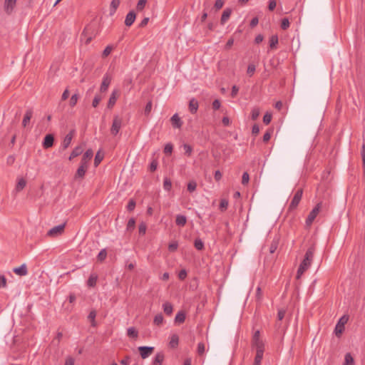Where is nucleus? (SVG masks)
I'll use <instances>...</instances> for the list:
<instances>
[{
	"label": "nucleus",
	"mask_w": 365,
	"mask_h": 365,
	"mask_svg": "<svg viewBox=\"0 0 365 365\" xmlns=\"http://www.w3.org/2000/svg\"><path fill=\"white\" fill-rule=\"evenodd\" d=\"M315 252V247L314 245H312L308 248L307 250L304 259L301 262V264L299 266V268L297 269V279H299L302 277V275L304 274V272L307 270L309 267L311 266V264L312 262L314 255Z\"/></svg>",
	"instance_id": "1"
},
{
	"label": "nucleus",
	"mask_w": 365,
	"mask_h": 365,
	"mask_svg": "<svg viewBox=\"0 0 365 365\" xmlns=\"http://www.w3.org/2000/svg\"><path fill=\"white\" fill-rule=\"evenodd\" d=\"M252 345L256 349V351H260L264 352V344L263 341L260 339V333L259 330H257L253 334Z\"/></svg>",
	"instance_id": "2"
},
{
	"label": "nucleus",
	"mask_w": 365,
	"mask_h": 365,
	"mask_svg": "<svg viewBox=\"0 0 365 365\" xmlns=\"http://www.w3.org/2000/svg\"><path fill=\"white\" fill-rule=\"evenodd\" d=\"M349 317L346 315H344L339 319L334 329L336 336H339L343 333L344 331V325L347 323Z\"/></svg>",
	"instance_id": "3"
},
{
	"label": "nucleus",
	"mask_w": 365,
	"mask_h": 365,
	"mask_svg": "<svg viewBox=\"0 0 365 365\" xmlns=\"http://www.w3.org/2000/svg\"><path fill=\"white\" fill-rule=\"evenodd\" d=\"M322 207V202H319L317 204V205L312 209V210L309 212L307 220H306V224L307 226H309L312 225V223L315 220L316 217L319 214L320 209Z\"/></svg>",
	"instance_id": "4"
},
{
	"label": "nucleus",
	"mask_w": 365,
	"mask_h": 365,
	"mask_svg": "<svg viewBox=\"0 0 365 365\" xmlns=\"http://www.w3.org/2000/svg\"><path fill=\"white\" fill-rule=\"evenodd\" d=\"M303 195V190L302 188L299 189L294 194L290 204L289 206V210H294L298 206L300 202Z\"/></svg>",
	"instance_id": "5"
},
{
	"label": "nucleus",
	"mask_w": 365,
	"mask_h": 365,
	"mask_svg": "<svg viewBox=\"0 0 365 365\" xmlns=\"http://www.w3.org/2000/svg\"><path fill=\"white\" fill-rule=\"evenodd\" d=\"M17 0H4V10L8 15H11L16 7Z\"/></svg>",
	"instance_id": "6"
},
{
	"label": "nucleus",
	"mask_w": 365,
	"mask_h": 365,
	"mask_svg": "<svg viewBox=\"0 0 365 365\" xmlns=\"http://www.w3.org/2000/svg\"><path fill=\"white\" fill-rule=\"evenodd\" d=\"M122 120L118 116H115L113 120L112 126L110 128V133L113 135H116L121 127Z\"/></svg>",
	"instance_id": "7"
},
{
	"label": "nucleus",
	"mask_w": 365,
	"mask_h": 365,
	"mask_svg": "<svg viewBox=\"0 0 365 365\" xmlns=\"http://www.w3.org/2000/svg\"><path fill=\"white\" fill-rule=\"evenodd\" d=\"M66 223L59 225L58 226L53 227L47 232V235L49 237H56L61 235L65 229Z\"/></svg>",
	"instance_id": "8"
},
{
	"label": "nucleus",
	"mask_w": 365,
	"mask_h": 365,
	"mask_svg": "<svg viewBox=\"0 0 365 365\" xmlns=\"http://www.w3.org/2000/svg\"><path fill=\"white\" fill-rule=\"evenodd\" d=\"M138 351L140 352L142 359H145L148 358L154 351L153 346H139Z\"/></svg>",
	"instance_id": "9"
},
{
	"label": "nucleus",
	"mask_w": 365,
	"mask_h": 365,
	"mask_svg": "<svg viewBox=\"0 0 365 365\" xmlns=\"http://www.w3.org/2000/svg\"><path fill=\"white\" fill-rule=\"evenodd\" d=\"M93 155V151L92 149H88L83 154V157H82V159H81V165H85V166H88V163L90 162V160H91L92 157Z\"/></svg>",
	"instance_id": "10"
},
{
	"label": "nucleus",
	"mask_w": 365,
	"mask_h": 365,
	"mask_svg": "<svg viewBox=\"0 0 365 365\" xmlns=\"http://www.w3.org/2000/svg\"><path fill=\"white\" fill-rule=\"evenodd\" d=\"M111 82V77L108 74L104 75L103 78V81L101 85L100 91L101 92H106L108 90V88Z\"/></svg>",
	"instance_id": "11"
},
{
	"label": "nucleus",
	"mask_w": 365,
	"mask_h": 365,
	"mask_svg": "<svg viewBox=\"0 0 365 365\" xmlns=\"http://www.w3.org/2000/svg\"><path fill=\"white\" fill-rule=\"evenodd\" d=\"M74 130H71L64 138L62 143V148L63 150L66 149L71 144L73 138Z\"/></svg>",
	"instance_id": "12"
},
{
	"label": "nucleus",
	"mask_w": 365,
	"mask_h": 365,
	"mask_svg": "<svg viewBox=\"0 0 365 365\" xmlns=\"http://www.w3.org/2000/svg\"><path fill=\"white\" fill-rule=\"evenodd\" d=\"M54 142V138L53 135L48 134L45 136L43 142V147L45 149L49 148L53 146Z\"/></svg>",
	"instance_id": "13"
},
{
	"label": "nucleus",
	"mask_w": 365,
	"mask_h": 365,
	"mask_svg": "<svg viewBox=\"0 0 365 365\" xmlns=\"http://www.w3.org/2000/svg\"><path fill=\"white\" fill-rule=\"evenodd\" d=\"M170 121L173 128H180L182 125V121L177 113L171 117Z\"/></svg>",
	"instance_id": "14"
},
{
	"label": "nucleus",
	"mask_w": 365,
	"mask_h": 365,
	"mask_svg": "<svg viewBox=\"0 0 365 365\" xmlns=\"http://www.w3.org/2000/svg\"><path fill=\"white\" fill-rule=\"evenodd\" d=\"M135 18H136L135 13L133 11H130L126 15V17L125 19V24L127 26H130L134 23Z\"/></svg>",
	"instance_id": "15"
},
{
	"label": "nucleus",
	"mask_w": 365,
	"mask_h": 365,
	"mask_svg": "<svg viewBox=\"0 0 365 365\" xmlns=\"http://www.w3.org/2000/svg\"><path fill=\"white\" fill-rule=\"evenodd\" d=\"M14 272L19 276H25L28 273L27 267L25 264H21L19 267H15L13 269Z\"/></svg>",
	"instance_id": "16"
},
{
	"label": "nucleus",
	"mask_w": 365,
	"mask_h": 365,
	"mask_svg": "<svg viewBox=\"0 0 365 365\" xmlns=\"http://www.w3.org/2000/svg\"><path fill=\"white\" fill-rule=\"evenodd\" d=\"M231 14V9L227 8L224 10L220 19V23L222 25H224L227 22V21L230 19Z\"/></svg>",
	"instance_id": "17"
},
{
	"label": "nucleus",
	"mask_w": 365,
	"mask_h": 365,
	"mask_svg": "<svg viewBox=\"0 0 365 365\" xmlns=\"http://www.w3.org/2000/svg\"><path fill=\"white\" fill-rule=\"evenodd\" d=\"M33 115V111L31 109H28L26 111V113L24 115V117L22 120V125L25 128L26 125L29 123L31 118Z\"/></svg>",
	"instance_id": "18"
},
{
	"label": "nucleus",
	"mask_w": 365,
	"mask_h": 365,
	"mask_svg": "<svg viewBox=\"0 0 365 365\" xmlns=\"http://www.w3.org/2000/svg\"><path fill=\"white\" fill-rule=\"evenodd\" d=\"M117 91H113L109 98L107 107L108 108L110 109L112 108L114 105L115 104L116 100H117Z\"/></svg>",
	"instance_id": "19"
},
{
	"label": "nucleus",
	"mask_w": 365,
	"mask_h": 365,
	"mask_svg": "<svg viewBox=\"0 0 365 365\" xmlns=\"http://www.w3.org/2000/svg\"><path fill=\"white\" fill-rule=\"evenodd\" d=\"M88 167L80 165L79 168H78L76 174H75V178H83L86 174V172L87 170Z\"/></svg>",
	"instance_id": "20"
},
{
	"label": "nucleus",
	"mask_w": 365,
	"mask_h": 365,
	"mask_svg": "<svg viewBox=\"0 0 365 365\" xmlns=\"http://www.w3.org/2000/svg\"><path fill=\"white\" fill-rule=\"evenodd\" d=\"M198 102L195 98H192L189 102V110L191 113L194 114L198 109Z\"/></svg>",
	"instance_id": "21"
},
{
	"label": "nucleus",
	"mask_w": 365,
	"mask_h": 365,
	"mask_svg": "<svg viewBox=\"0 0 365 365\" xmlns=\"http://www.w3.org/2000/svg\"><path fill=\"white\" fill-rule=\"evenodd\" d=\"M165 356L163 352H158L156 354L154 360L153 361V365H162Z\"/></svg>",
	"instance_id": "22"
},
{
	"label": "nucleus",
	"mask_w": 365,
	"mask_h": 365,
	"mask_svg": "<svg viewBox=\"0 0 365 365\" xmlns=\"http://www.w3.org/2000/svg\"><path fill=\"white\" fill-rule=\"evenodd\" d=\"M178 343H179L178 335L176 334L171 335L170 340L169 341L170 346L173 349H175L178 346Z\"/></svg>",
	"instance_id": "23"
},
{
	"label": "nucleus",
	"mask_w": 365,
	"mask_h": 365,
	"mask_svg": "<svg viewBox=\"0 0 365 365\" xmlns=\"http://www.w3.org/2000/svg\"><path fill=\"white\" fill-rule=\"evenodd\" d=\"M187 222V217L182 215H178L175 219V223L177 225L184 227Z\"/></svg>",
	"instance_id": "24"
},
{
	"label": "nucleus",
	"mask_w": 365,
	"mask_h": 365,
	"mask_svg": "<svg viewBox=\"0 0 365 365\" xmlns=\"http://www.w3.org/2000/svg\"><path fill=\"white\" fill-rule=\"evenodd\" d=\"M26 180L23 178H19L18 180L15 190L16 192H20L26 187Z\"/></svg>",
	"instance_id": "25"
},
{
	"label": "nucleus",
	"mask_w": 365,
	"mask_h": 365,
	"mask_svg": "<svg viewBox=\"0 0 365 365\" xmlns=\"http://www.w3.org/2000/svg\"><path fill=\"white\" fill-rule=\"evenodd\" d=\"M82 152H83L82 146L76 147L71 152L70 157H69V160H71V159L80 155L82 153Z\"/></svg>",
	"instance_id": "26"
},
{
	"label": "nucleus",
	"mask_w": 365,
	"mask_h": 365,
	"mask_svg": "<svg viewBox=\"0 0 365 365\" xmlns=\"http://www.w3.org/2000/svg\"><path fill=\"white\" fill-rule=\"evenodd\" d=\"M88 31H89V28L86 27L81 34V38H83V37L86 38V40H85L86 44L90 43V42L91 41V40L93 38L91 36L88 35Z\"/></svg>",
	"instance_id": "27"
},
{
	"label": "nucleus",
	"mask_w": 365,
	"mask_h": 365,
	"mask_svg": "<svg viewBox=\"0 0 365 365\" xmlns=\"http://www.w3.org/2000/svg\"><path fill=\"white\" fill-rule=\"evenodd\" d=\"M97 279L98 276L96 274H91L87 282L88 286L91 287H95L96 284Z\"/></svg>",
	"instance_id": "28"
},
{
	"label": "nucleus",
	"mask_w": 365,
	"mask_h": 365,
	"mask_svg": "<svg viewBox=\"0 0 365 365\" xmlns=\"http://www.w3.org/2000/svg\"><path fill=\"white\" fill-rule=\"evenodd\" d=\"M120 0H112L110 6V14H113L119 6Z\"/></svg>",
	"instance_id": "29"
},
{
	"label": "nucleus",
	"mask_w": 365,
	"mask_h": 365,
	"mask_svg": "<svg viewBox=\"0 0 365 365\" xmlns=\"http://www.w3.org/2000/svg\"><path fill=\"white\" fill-rule=\"evenodd\" d=\"M263 354H264L263 351H256V356L255 357V361H254L253 365H260L261 364V362H262V360L263 358Z\"/></svg>",
	"instance_id": "30"
},
{
	"label": "nucleus",
	"mask_w": 365,
	"mask_h": 365,
	"mask_svg": "<svg viewBox=\"0 0 365 365\" xmlns=\"http://www.w3.org/2000/svg\"><path fill=\"white\" fill-rule=\"evenodd\" d=\"M278 44V36L277 35H272L269 38V47L271 49H274Z\"/></svg>",
	"instance_id": "31"
},
{
	"label": "nucleus",
	"mask_w": 365,
	"mask_h": 365,
	"mask_svg": "<svg viewBox=\"0 0 365 365\" xmlns=\"http://www.w3.org/2000/svg\"><path fill=\"white\" fill-rule=\"evenodd\" d=\"M185 320V314L183 312H179L175 317V322L176 323H183Z\"/></svg>",
	"instance_id": "32"
},
{
	"label": "nucleus",
	"mask_w": 365,
	"mask_h": 365,
	"mask_svg": "<svg viewBox=\"0 0 365 365\" xmlns=\"http://www.w3.org/2000/svg\"><path fill=\"white\" fill-rule=\"evenodd\" d=\"M163 311L167 315H170L173 313V306L169 302H165L163 305Z\"/></svg>",
	"instance_id": "33"
},
{
	"label": "nucleus",
	"mask_w": 365,
	"mask_h": 365,
	"mask_svg": "<svg viewBox=\"0 0 365 365\" xmlns=\"http://www.w3.org/2000/svg\"><path fill=\"white\" fill-rule=\"evenodd\" d=\"M354 361L350 353H346L344 358V363L343 365H354Z\"/></svg>",
	"instance_id": "34"
},
{
	"label": "nucleus",
	"mask_w": 365,
	"mask_h": 365,
	"mask_svg": "<svg viewBox=\"0 0 365 365\" xmlns=\"http://www.w3.org/2000/svg\"><path fill=\"white\" fill-rule=\"evenodd\" d=\"M103 157L104 155L103 153H101L100 151L97 152L94 159V165L96 167H97L101 163L103 159Z\"/></svg>",
	"instance_id": "35"
},
{
	"label": "nucleus",
	"mask_w": 365,
	"mask_h": 365,
	"mask_svg": "<svg viewBox=\"0 0 365 365\" xmlns=\"http://www.w3.org/2000/svg\"><path fill=\"white\" fill-rule=\"evenodd\" d=\"M194 246L197 250H202L205 247L204 242L200 238H197L195 240Z\"/></svg>",
	"instance_id": "36"
},
{
	"label": "nucleus",
	"mask_w": 365,
	"mask_h": 365,
	"mask_svg": "<svg viewBox=\"0 0 365 365\" xmlns=\"http://www.w3.org/2000/svg\"><path fill=\"white\" fill-rule=\"evenodd\" d=\"M127 334L132 338H137L138 333L134 327H129L127 330Z\"/></svg>",
	"instance_id": "37"
},
{
	"label": "nucleus",
	"mask_w": 365,
	"mask_h": 365,
	"mask_svg": "<svg viewBox=\"0 0 365 365\" xmlns=\"http://www.w3.org/2000/svg\"><path fill=\"white\" fill-rule=\"evenodd\" d=\"M260 114V110L259 108L255 107L252 108L251 112V118L253 120H257Z\"/></svg>",
	"instance_id": "38"
},
{
	"label": "nucleus",
	"mask_w": 365,
	"mask_h": 365,
	"mask_svg": "<svg viewBox=\"0 0 365 365\" xmlns=\"http://www.w3.org/2000/svg\"><path fill=\"white\" fill-rule=\"evenodd\" d=\"M78 98H79V96L78 93H74L73 95H72V96L71 97L70 101H69L70 106L74 107L76 105Z\"/></svg>",
	"instance_id": "39"
},
{
	"label": "nucleus",
	"mask_w": 365,
	"mask_h": 365,
	"mask_svg": "<svg viewBox=\"0 0 365 365\" xmlns=\"http://www.w3.org/2000/svg\"><path fill=\"white\" fill-rule=\"evenodd\" d=\"M147 225L145 222H142L138 226V232L140 235H144L146 232Z\"/></svg>",
	"instance_id": "40"
},
{
	"label": "nucleus",
	"mask_w": 365,
	"mask_h": 365,
	"mask_svg": "<svg viewBox=\"0 0 365 365\" xmlns=\"http://www.w3.org/2000/svg\"><path fill=\"white\" fill-rule=\"evenodd\" d=\"M147 1H148V0H139L137 4V6H136L137 11H143L147 4Z\"/></svg>",
	"instance_id": "41"
},
{
	"label": "nucleus",
	"mask_w": 365,
	"mask_h": 365,
	"mask_svg": "<svg viewBox=\"0 0 365 365\" xmlns=\"http://www.w3.org/2000/svg\"><path fill=\"white\" fill-rule=\"evenodd\" d=\"M171 187H172L171 180L169 178H165L164 179V182H163V188L167 191H170Z\"/></svg>",
	"instance_id": "42"
},
{
	"label": "nucleus",
	"mask_w": 365,
	"mask_h": 365,
	"mask_svg": "<svg viewBox=\"0 0 365 365\" xmlns=\"http://www.w3.org/2000/svg\"><path fill=\"white\" fill-rule=\"evenodd\" d=\"M163 322V316L162 314H158L154 317L153 322L155 325H160Z\"/></svg>",
	"instance_id": "43"
},
{
	"label": "nucleus",
	"mask_w": 365,
	"mask_h": 365,
	"mask_svg": "<svg viewBox=\"0 0 365 365\" xmlns=\"http://www.w3.org/2000/svg\"><path fill=\"white\" fill-rule=\"evenodd\" d=\"M96 317V312L95 310H92L90 312L88 319L91 321L92 326L96 325L95 319Z\"/></svg>",
	"instance_id": "44"
},
{
	"label": "nucleus",
	"mask_w": 365,
	"mask_h": 365,
	"mask_svg": "<svg viewBox=\"0 0 365 365\" xmlns=\"http://www.w3.org/2000/svg\"><path fill=\"white\" fill-rule=\"evenodd\" d=\"M106 256H107V252L105 249H103L100 251V252L98 253V255L97 256L98 260L100 262H102L106 258Z\"/></svg>",
	"instance_id": "45"
},
{
	"label": "nucleus",
	"mask_w": 365,
	"mask_h": 365,
	"mask_svg": "<svg viewBox=\"0 0 365 365\" xmlns=\"http://www.w3.org/2000/svg\"><path fill=\"white\" fill-rule=\"evenodd\" d=\"M228 207V201L225 199H222L220 202V209L222 212L227 210Z\"/></svg>",
	"instance_id": "46"
},
{
	"label": "nucleus",
	"mask_w": 365,
	"mask_h": 365,
	"mask_svg": "<svg viewBox=\"0 0 365 365\" xmlns=\"http://www.w3.org/2000/svg\"><path fill=\"white\" fill-rule=\"evenodd\" d=\"M196 187H197L196 182L192 180V181H190V182H188V184H187V190L190 192H194L196 190Z\"/></svg>",
	"instance_id": "47"
},
{
	"label": "nucleus",
	"mask_w": 365,
	"mask_h": 365,
	"mask_svg": "<svg viewBox=\"0 0 365 365\" xmlns=\"http://www.w3.org/2000/svg\"><path fill=\"white\" fill-rule=\"evenodd\" d=\"M135 220L134 218H130L127 224V230L130 231L133 230L135 228Z\"/></svg>",
	"instance_id": "48"
},
{
	"label": "nucleus",
	"mask_w": 365,
	"mask_h": 365,
	"mask_svg": "<svg viewBox=\"0 0 365 365\" xmlns=\"http://www.w3.org/2000/svg\"><path fill=\"white\" fill-rule=\"evenodd\" d=\"M205 351V345L202 342H200L197 344V354L199 355H202Z\"/></svg>",
	"instance_id": "49"
},
{
	"label": "nucleus",
	"mask_w": 365,
	"mask_h": 365,
	"mask_svg": "<svg viewBox=\"0 0 365 365\" xmlns=\"http://www.w3.org/2000/svg\"><path fill=\"white\" fill-rule=\"evenodd\" d=\"M183 149L185 150V154L187 156H190L192 152V147L188 144L183 145Z\"/></svg>",
	"instance_id": "50"
},
{
	"label": "nucleus",
	"mask_w": 365,
	"mask_h": 365,
	"mask_svg": "<svg viewBox=\"0 0 365 365\" xmlns=\"http://www.w3.org/2000/svg\"><path fill=\"white\" fill-rule=\"evenodd\" d=\"M256 70L255 66L252 63L249 64L247 70V73L248 76H252Z\"/></svg>",
	"instance_id": "51"
},
{
	"label": "nucleus",
	"mask_w": 365,
	"mask_h": 365,
	"mask_svg": "<svg viewBox=\"0 0 365 365\" xmlns=\"http://www.w3.org/2000/svg\"><path fill=\"white\" fill-rule=\"evenodd\" d=\"M289 27V19L284 18L282 20L281 28L283 30H287Z\"/></svg>",
	"instance_id": "52"
},
{
	"label": "nucleus",
	"mask_w": 365,
	"mask_h": 365,
	"mask_svg": "<svg viewBox=\"0 0 365 365\" xmlns=\"http://www.w3.org/2000/svg\"><path fill=\"white\" fill-rule=\"evenodd\" d=\"M158 160L155 159L153 160L150 164V167H149L150 171V172L155 171L158 168Z\"/></svg>",
	"instance_id": "53"
},
{
	"label": "nucleus",
	"mask_w": 365,
	"mask_h": 365,
	"mask_svg": "<svg viewBox=\"0 0 365 365\" xmlns=\"http://www.w3.org/2000/svg\"><path fill=\"white\" fill-rule=\"evenodd\" d=\"M152 101H150L147 103L146 106H145V110H144V113H145V115H148L152 110Z\"/></svg>",
	"instance_id": "54"
},
{
	"label": "nucleus",
	"mask_w": 365,
	"mask_h": 365,
	"mask_svg": "<svg viewBox=\"0 0 365 365\" xmlns=\"http://www.w3.org/2000/svg\"><path fill=\"white\" fill-rule=\"evenodd\" d=\"M277 246H278L277 241L273 240L269 247V252L271 254L274 253L276 251Z\"/></svg>",
	"instance_id": "55"
},
{
	"label": "nucleus",
	"mask_w": 365,
	"mask_h": 365,
	"mask_svg": "<svg viewBox=\"0 0 365 365\" xmlns=\"http://www.w3.org/2000/svg\"><path fill=\"white\" fill-rule=\"evenodd\" d=\"M272 120V115L269 113L264 114L263 117V122L264 124L268 125Z\"/></svg>",
	"instance_id": "56"
},
{
	"label": "nucleus",
	"mask_w": 365,
	"mask_h": 365,
	"mask_svg": "<svg viewBox=\"0 0 365 365\" xmlns=\"http://www.w3.org/2000/svg\"><path fill=\"white\" fill-rule=\"evenodd\" d=\"M249 180H250L249 174L247 172H245L242 177V184L246 185L249 182Z\"/></svg>",
	"instance_id": "57"
},
{
	"label": "nucleus",
	"mask_w": 365,
	"mask_h": 365,
	"mask_svg": "<svg viewBox=\"0 0 365 365\" xmlns=\"http://www.w3.org/2000/svg\"><path fill=\"white\" fill-rule=\"evenodd\" d=\"M101 101V97L99 95H96L93 100L92 106L94 108H96L98 106Z\"/></svg>",
	"instance_id": "58"
},
{
	"label": "nucleus",
	"mask_w": 365,
	"mask_h": 365,
	"mask_svg": "<svg viewBox=\"0 0 365 365\" xmlns=\"http://www.w3.org/2000/svg\"><path fill=\"white\" fill-rule=\"evenodd\" d=\"M173 147L171 143H168L164 148V153L165 154H170L173 151Z\"/></svg>",
	"instance_id": "59"
},
{
	"label": "nucleus",
	"mask_w": 365,
	"mask_h": 365,
	"mask_svg": "<svg viewBox=\"0 0 365 365\" xmlns=\"http://www.w3.org/2000/svg\"><path fill=\"white\" fill-rule=\"evenodd\" d=\"M113 50V47L111 46H108L105 48V49L103 50V57H106L108 56L110 52L112 51Z\"/></svg>",
	"instance_id": "60"
},
{
	"label": "nucleus",
	"mask_w": 365,
	"mask_h": 365,
	"mask_svg": "<svg viewBox=\"0 0 365 365\" xmlns=\"http://www.w3.org/2000/svg\"><path fill=\"white\" fill-rule=\"evenodd\" d=\"M233 43H234V38L232 37H231L227 41V43L225 46V49L230 50L231 48V47L233 46Z\"/></svg>",
	"instance_id": "61"
},
{
	"label": "nucleus",
	"mask_w": 365,
	"mask_h": 365,
	"mask_svg": "<svg viewBox=\"0 0 365 365\" xmlns=\"http://www.w3.org/2000/svg\"><path fill=\"white\" fill-rule=\"evenodd\" d=\"M135 207V202L133 200H130L128 204L127 205V209L128 211H133Z\"/></svg>",
	"instance_id": "62"
},
{
	"label": "nucleus",
	"mask_w": 365,
	"mask_h": 365,
	"mask_svg": "<svg viewBox=\"0 0 365 365\" xmlns=\"http://www.w3.org/2000/svg\"><path fill=\"white\" fill-rule=\"evenodd\" d=\"M224 5V1L223 0H216L215 3V8L216 10L220 9Z\"/></svg>",
	"instance_id": "63"
},
{
	"label": "nucleus",
	"mask_w": 365,
	"mask_h": 365,
	"mask_svg": "<svg viewBox=\"0 0 365 365\" xmlns=\"http://www.w3.org/2000/svg\"><path fill=\"white\" fill-rule=\"evenodd\" d=\"M212 108L216 110L220 108L221 103L218 99H216L212 102Z\"/></svg>",
	"instance_id": "64"
}]
</instances>
